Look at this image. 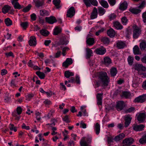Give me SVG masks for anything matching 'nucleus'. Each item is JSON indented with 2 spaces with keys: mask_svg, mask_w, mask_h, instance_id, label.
<instances>
[{
  "mask_svg": "<svg viewBox=\"0 0 146 146\" xmlns=\"http://www.w3.org/2000/svg\"><path fill=\"white\" fill-rule=\"evenodd\" d=\"M98 79L102 82H109L110 79L108 76L107 73L105 72H99L97 73Z\"/></svg>",
  "mask_w": 146,
  "mask_h": 146,
  "instance_id": "nucleus-1",
  "label": "nucleus"
},
{
  "mask_svg": "<svg viewBox=\"0 0 146 146\" xmlns=\"http://www.w3.org/2000/svg\"><path fill=\"white\" fill-rule=\"evenodd\" d=\"M92 140V137L90 136L82 137L80 142V145L81 146H92L89 145L91 143Z\"/></svg>",
  "mask_w": 146,
  "mask_h": 146,
  "instance_id": "nucleus-2",
  "label": "nucleus"
},
{
  "mask_svg": "<svg viewBox=\"0 0 146 146\" xmlns=\"http://www.w3.org/2000/svg\"><path fill=\"white\" fill-rule=\"evenodd\" d=\"M141 29L135 25L133 27V37L134 39L137 38L141 34Z\"/></svg>",
  "mask_w": 146,
  "mask_h": 146,
  "instance_id": "nucleus-3",
  "label": "nucleus"
},
{
  "mask_svg": "<svg viewBox=\"0 0 146 146\" xmlns=\"http://www.w3.org/2000/svg\"><path fill=\"white\" fill-rule=\"evenodd\" d=\"M83 2L87 7H90L91 5H93L97 6L98 5V2L96 0H83Z\"/></svg>",
  "mask_w": 146,
  "mask_h": 146,
  "instance_id": "nucleus-4",
  "label": "nucleus"
},
{
  "mask_svg": "<svg viewBox=\"0 0 146 146\" xmlns=\"http://www.w3.org/2000/svg\"><path fill=\"white\" fill-rule=\"evenodd\" d=\"M134 67L135 70L138 72L141 71H146V68L141 64H135L134 65Z\"/></svg>",
  "mask_w": 146,
  "mask_h": 146,
  "instance_id": "nucleus-5",
  "label": "nucleus"
},
{
  "mask_svg": "<svg viewBox=\"0 0 146 146\" xmlns=\"http://www.w3.org/2000/svg\"><path fill=\"white\" fill-rule=\"evenodd\" d=\"M94 52L97 54L103 55L106 52V48L103 46H101L100 47L96 48Z\"/></svg>",
  "mask_w": 146,
  "mask_h": 146,
  "instance_id": "nucleus-6",
  "label": "nucleus"
},
{
  "mask_svg": "<svg viewBox=\"0 0 146 146\" xmlns=\"http://www.w3.org/2000/svg\"><path fill=\"white\" fill-rule=\"evenodd\" d=\"M146 101V94H144L139 96L134 100V102L137 103H143Z\"/></svg>",
  "mask_w": 146,
  "mask_h": 146,
  "instance_id": "nucleus-7",
  "label": "nucleus"
},
{
  "mask_svg": "<svg viewBox=\"0 0 146 146\" xmlns=\"http://www.w3.org/2000/svg\"><path fill=\"white\" fill-rule=\"evenodd\" d=\"M75 13V11L74 7H71L68 9L66 16L68 17L72 18L74 15Z\"/></svg>",
  "mask_w": 146,
  "mask_h": 146,
  "instance_id": "nucleus-8",
  "label": "nucleus"
},
{
  "mask_svg": "<svg viewBox=\"0 0 146 146\" xmlns=\"http://www.w3.org/2000/svg\"><path fill=\"white\" fill-rule=\"evenodd\" d=\"M45 21L46 22L51 24H53L57 22L56 17L53 16H50L49 17H46Z\"/></svg>",
  "mask_w": 146,
  "mask_h": 146,
  "instance_id": "nucleus-9",
  "label": "nucleus"
},
{
  "mask_svg": "<svg viewBox=\"0 0 146 146\" xmlns=\"http://www.w3.org/2000/svg\"><path fill=\"white\" fill-rule=\"evenodd\" d=\"M146 118V113L143 112L140 113L137 117V119L139 123L143 122Z\"/></svg>",
  "mask_w": 146,
  "mask_h": 146,
  "instance_id": "nucleus-10",
  "label": "nucleus"
},
{
  "mask_svg": "<svg viewBox=\"0 0 146 146\" xmlns=\"http://www.w3.org/2000/svg\"><path fill=\"white\" fill-rule=\"evenodd\" d=\"M125 106L124 103L123 101H121L117 102L116 108L118 111L122 110Z\"/></svg>",
  "mask_w": 146,
  "mask_h": 146,
  "instance_id": "nucleus-11",
  "label": "nucleus"
},
{
  "mask_svg": "<svg viewBox=\"0 0 146 146\" xmlns=\"http://www.w3.org/2000/svg\"><path fill=\"white\" fill-rule=\"evenodd\" d=\"M72 63L73 60L71 58H67L65 61L63 63L62 66L67 68L69 65L72 64Z\"/></svg>",
  "mask_w": 146,
  "mask_h": 146,
  "instance_id": "nucleus-12",
  "label": "nucleus"
},
{
  "mask_svg": "<svg viewBox=\"0 0 146 146\" xmlns=\"http://www.w3.org/2000/svg\"><path fill=\"white\" fill-rule=\"evenodd\" d=\"M29 45L31 46H35L36 44V40L35 37L34 36H31L29 41Z\"/></svg>",
  "mask_w": 146,
  "mask_h": 146,
  "instance_id": "nucleus-13",
  "label": "nucleus"
},
{
  "mask_svg": "<svg viewBox=\"0 0 146 146\" xmlns=\"http://www.w3.org/2000/svg\"><path fill=\"white\" fill-rule=\"evenodd\" d=\"M117 47L118 49H123L126 46L125 43L121 40H118L116 42Z\"/></svg>",
  "mask_w": 146,
  "mask_h": 146,
  "instance_id": "nucleus-14",
  "label": "nucleus"
},
{
  "mask_svg": "<svg viewBox=\"0 0 146 146\" xmlns=\"http://www.w3.org/2000/svg\"><path fill=\"white\" fill-rule=\"evenodd\" d=\"M68 41L66 39V37L64 36L62 37L57 44L58 45H66L68 43Z\"/></svg>",
  "mask_w": 146,
  "mask_h": 146,
  "instance_id": "nucleus-15",
  "label": "nucleus"
},
{
  "mask_svg": "<svg viewBox=\"0 0 146 146\" xmlns=\"http://www.w3.org/2000/svg\"><path fill=\"white\" fill-rule=\"evenodd\" d=\"M132 127L134 130L137 131H140L143 130L144 126L143 124H134Z\"/></svg>",
  "mask_w": 146,
  "mask_h": 146,
  "instance_id": "nucleus-16",
  "label": "nucleus"
},
{
  "mask_svg": "<svg viewBox=\"0 0 146 146\" xmlns=\"http://www.w3.org/2000/svg\"><path fill=\"white\" fill-rule=\"evenodd\" d=\"M133 138L129 137L125 139L123 141V143L126 145H130L134 142Z\"/></svg>",
  "mask_w": 146,
  "mask_h": 146,
  "instance_id": "nucleus-17",
  "label": "nucleus"
},
{
  "mask_svg": "<svg viewBox=\"0 0 146 146\" xmlns=\"http://www.w3.org/2000/svg\"><path fill=\"white\" fill-rule=\"evenodd\" d=\"M121 94H120L121 97L122 98L125 99H129L130 98L131 94L130 92L127 91H123L122 92Z\"/></svg>",
  "mask_w": 146,
  "mask_h": 146,
  "instance_id": "nucleus-18",
  "label": "nucleus"
},
{
  "mask_svg": "<svg viewBox=\"0 0 146 146\" xmlns=\"http://www.w3.org/2000/svg\"><path fill=\"white\" fill-rule=\"evenodd\" d=\"M33 1L35 3V6L37 8L42 7L44 4L43 0H33Z\"/></svg>",
  "mask_w": 146,
  "mask_h": 146,
  "instance_id": "nucleus-19",
  "label": "nucleus"
},
{
  "mask_svg": "<svg viewBox=\"0 0 146 146\" xmlns=\"http://www.w3.org/2000/svg\"><path fill=\"white\" fill-rule=\"evenodd\" d=\"M103 94L98 93L97 94L96 97L97 98V104L98 105H102V95Z\"/></svg>",
  "mask_w": 146,
  "mask_h": 146,
  "instance_id": "nucleus-20",
  "label": "nucleus"
},
{
  "mask_svg": "<svg viewBox=\"0 0 146 146\" xmlns=\"http://www.w3.org/2000/svg\"><path fill=\"white\" fill-rule=\"evenodd\" d=\"M113 24V27L117 30H121L123 28V26L118 21L114 22Z\"/></svg>",
  "mask_w": 146,
  "mask_h": 146,
  "instance_id": "nucleus-21",
  "label": "nucleus"
},
{
  "mask_svg": "<svg viewBox=\"0 0 146 146\" xmlns=\"http://www.w3.org/2000/svg\"><path fill=\"white\" fill-rule=\"evenodd\" d=\"M98 16V11L97 8L95 7L94 8L90 16L91 19H94L96 18Z\"/></svg>",
  "mask_w": 146,
  "mask_h": 146,
  "instance_id": "nucleus-22",
  "label": "nucleus"
},
{
  "mask_svg": "<svg viewBox=\"0 0 146 146\" xmlns=\"http://www.w3.org/2000/svg\"><path fill=\"white\" fill-rule=\"evenodd\" d=\"M108 35L111 38L114 37L115 35V32L112 28H110L107 31Z\"/></svg>",
  "mask_w": 146,
  "mask_h": 146,
  "instance_id": "nucleus-23",
  "label": "nucleus"
},
{
  "mask_svg": "<svg viewBox=\"0 0 146 146\" xmlns=\"http://www.w3.org/2000/svg\"><path fill=\"white\" fill-rule=\"evenodd\" d=\"M80 77L78 74L76 75L75 79L74 77H72L70 80H68V82H80Z\"/></svg>",
  "mask_w": 146,
  "mask_h": 146,
  "instance_id": "nucleus-24",
  "label": "nucleus"
},
{
  "mask_svg": "<svg viewBox=\"0 0 146 146\" xmlns=\"http://www.w3.org/2000/svg\"><path fill=\"white\" fill-rule=\"evenodd\" d=\"M132 118L129 116H127L125 117V127H127L131 123Z\"/></svg>",
  "mask_w": 146,
  "mask_h": 146,
  "instance_id": "nucleus-25",
  "label": "nucleus"
},
{
  "mask_svg": "<svg viewBox=\"0 0 146 146\" xmlns=\"http://www.w3.org/2000/svg\"><path fill=\"white\" fill-rule=\"evenodd\" d=\"M94 129L96 132V133L97 135H98L100 132V126L98 123H96L94 126Z\"/></svg>",
  "mask_w": 146,
  "mask_h": 146,
  "instance_id": "nucleus-26",
  "label": "nucleus"
},
{
  "mask_svg": "<svg viewBox=\"0 0 146 146\" xmlns=\"http://www.w3.org/2000/svg\"><path fill=\"white\" fill-rule=\"evenodd\" d=\"M127 2L124 1L120 5L119 9L122 11H124L127 8Z\"/></svg>",
  "mask_w": 146,
  "mask_h": 146,
  "instance_id": "nucleus-27",
  "label": "nucleus"
},
{
  "mask_svg": "<svg viewBox=\"0 0 146 146\" xmlns=\"http://www.w3.org/2000/svg\"><path fill=\"white\" fill-rule=\"evenodd\" d=\"M117 70L116 68L112 67L110 70L111 76L112 77L115 76L117 73Z\"/></svg>",
  "mask_w": 146,
  "mask_h": 146,
  "instance_id": "nucleus-28",
  "label": "nucleus"
},
{
  "mask_svg": "<svg viewBox=\"0 0 146 146\" xmlns=\"http://www.w3.org/2000/svg\"><path fill=\"white\" fill-rule=\"evenodd\" d=\"M86 42L88 45L90 46L92 45L95 42L94 39L93 38H87Z\"/></svg>",
  "mask_w": 146,
  "mask_h": 146,
  "instance_id": "nucleus-29",
  "label": "nucleus"
},
{
  "mask_svg": "<svg viewBox=\"0 0 146 146\" xmlns=\"http://www.w3.org/2000/svg\"><path fill=\"white\" fill-rule=\"evenodd\" d=\"M133 50V53L135 55L140 54H141L139 47L137 45H135L134 47Z\"/></svg>",
  "mask_w": 146,
  "mask_h": 146,
  "instance_id": "nucleus-30",
  "label": "nucleus"
},
{
  "mask_svg": "<svg viewBox=\"0 0 146 146\" xmlns=\"http://www.w3.org/2000/svg\"><path fill=\"white\" fill-rule=\"evenodd\" d=\"M11 7L8 5H5L2 9V12L4 14L7 13L9 10L11 9Z\"/></svg>",
  "mask_w": 146,
  "mask_h": 146,
  "instance_id": "nucleus-31",
  "label": "nucleus"
},
{
  "mask_svg": "<svg viewBox=\"0 0 146 146\" xmlns=\"http://www.w3.org/2000/svg\"><path fill=\"white\" fill-rule=\"evenodd\" d=\"M111 63V58L108 57H106L104 59V64L106 65H108Z\"/></svg>",
  "mask_w": 146,
  "mask_h": 146,
  "instance_id": "nucleus-32",
  "label": "nucleus"
},
{
  "mask_svg": "<svg viewBox=\"0 0 146 146\" xmlns=\"http://www.w3.org/2000/svg\"><path fill=\"white\" fill-rule=\"evenodd\" d=\"M99 2L101 5L104 8H108V4L106 1L104 0H101Z\"/></svg>",
  "mask_w": 146,
  "mask_h": 146,
  "instance_id": "nucleus-33",
  "label": "nucleus"
},
{
  "mask_svg": "<svg viewBox=\"0 0 146 146\" xmlns=\"http://www.w3.org/2000/svg\"><path fill=\"white\" fill-rule=\"evenodd\" d=\"M139 46L142 50H145L146 48V41L143 40L140 43Z\"/></svg>",
  "mask_w": 146,
  "mask_h": 146,
  "instance_id": "nucleus-34",
  "label": "nucleus"
},
{
  "mask_svg": "<svg viewBox=\"0 0 146 146\" xmlns=\"http://www.w3.org/2000/svg\"><path fill=\"white\" fill-rule=\"evenodd\" d=\"M129 11L133 13L137 14L141 11V10L139 9L130 8Z\"/></svg>",
  "mask_w": 146,
  "mask_h": 146,
  "instance_id": "nucleus-35",
  "label": "nucleus"
},
{
  "mask_svg": "<svg viewBox=\"0 0 146 146\" xmlns=\"http://www.w3.org/2000/svg\"><path fill=\"white\" fill-rule=\"evenodd\" d=\"M40 15L43 16H48L49 15V13L47 10L45 9H42L40 11Z\"/></svg>",
  "mask_w": 146,
  "mask_h": 146,
  "instance_id": "nucleus-36",
  "label": "nucleus"
},
{
  "mask_svg": "<svg viewBox=\"0 0 146 146\" xmlns=\"http://www.w3.org/2000/svg\"><path fill=\"white\" fill-rule=\"evenodd\" d=\"M64 75L66 77L69 78L70 76H74V74L73 72H71L69 70H67L65 71Z\"/></svg>",
  "mask_w": 146,
  "mask_h": 146,
  "instance_id": "nucleus-37",
  "label": "nucleus"
},
{
  "mask_svg": "<svg viewBox=\"0 0 146 146\" xmlns=\"http://www.w3.org/2000/svg\"><path fill=\"white\" fill-rule=\"evenodd\" d=\"M101 41L104 44L106 45H108L110 42L109 38L106 37L102 38Z\"/></svg>",
  "mask_w": 146,
  "mask_h": 146,
  "instance_id": "nucleus-38",
  "label": "nucleus"
},
{
  "mask_svg": "<svg viewBox=\"0 0 146 146\" xmlns=\"http://www.w3.org/2000/svg\"><path fill=\"white\" fill-rule=\"evenodd\" d=\"M61 28L60 27H56L54 29L53 35H57L61 33Z\"/></svg>",
  "mask_w": 146,
  "mask_h": 146,
  "instance_id": "nucleus-39",
  "label": "nucleus"
},
{
  "mask_svg": "<svg viewBox=\"0 0 146 146\" xmlns=\"http://www.w3.org/2000/svg\"><path fill=\"white\" fill-rule=\"evenodd\" d=\"M86 51V58L87 59H89L92 56V51L89 48H87Z\"/></svg>",
  "mask_w": 146,
  "mask_h": 146,
  "instance_id": "nucleus-40",
  "label": "nucleus"
},
{
  "mask_svg": "<svg viewBox=\"0 0 146 146\" xmlns=\"http://www.w3.org/2000/svg\"><path fill=\"white\" fill-rule=\"evenodd\" d=\"M52 2L57 9H59L61 7L60 5V0H53Z\"/></svg>",
  "mask_w": 146,
  "mask_h": 146,
  "instance_id": "nucleus-41",
  "label": "nucleus"
},
{
  "mask_svg": "<svg viewBox=\"0 0 146 146\" xmlns=\"http://www.w3.org/2000/svg\"><path fill=\"white\" fill-rule=\"evenodd\" d=\"M134 60V58L133 56H128L127 59V60L128 64L129 65L131 66L133 64Z\"/></svg>",
  "mask_w": 146,
  "mask_h": 146,
  "instance_id": "nucleus-42",
  "label": "nucleus"
},
{
  "mask_svg": "<svg viewBox=\"0 0 146 146\" xmlns=\"http://www.w3.org/2000/svg\"><path fill=\"white\" fill-rule=\"evenodd\" d=\"M12 4L13 5L15 9H20L24 7L23 6H22L18 2H15Z\"/></svg>",
  "mask_w": 146,
  "mask_h": 146,
  "instance_id": "nucleus-43",
  "label": "nucleus"
},
{
  "mask_svg": "<svg viewBox=\"0 0 146 146\" xmlns=\"http://www.w3.org/2000/svg\"><path fill=\"white\" fill-rule=\"evenodd\" d=\"M4 22L5 24L7 26H9L12 25V21L9 18H7L5 19Z\"/></svg>",
  "mask_w": 146,
  "mask_h": 146,
  "instance_id": "nucleus-44",
  "label": "nucleus"
},
{
  "mask_svg": "<svg viewBox=\"0 0 146 146\" xmlns=\"http://www.w3.org/2000/svg\"><path fill=\"white\" fill-rule=\"evenodd\" d=\"M36 74L41 79H44L45 77V74L39 71L36 72Z\"/></svg>",
  "mask_w": 146,
  "mask_h": 146,
  "instance_id": "nucleus-45",
  "label": "nucleus"
},
{
  "mask_svg": "<svg viewBox=\"0 0 146 146\" xmlns=\"http://www.w3.org/2000/svg\"><path fill=\"white\" fill-rule=\"evenodd\" d=\"M125 36L127 38H130L132 34L131 30L130 29H127L125 33Z\"/></svg>",
  "mask_w": 146,
  "mask_h": 146,
  "instance_id": "nucleus-46",
  "label": "nucleus"
},
{
  "mask_svg": "<svg viewBox=\"0 0 146 146\" xmlns=\"http://www.w3.org/2000/svg\"><path fill=\"white\" fill-rule=\"evenodd\" d=\"M105 10L102 7L98 8V13L101 16L103 15L105 13Z\"/></svg>",
  "mask_w": 146,
  "mask_h": 146,
  "instance_id": "nucleus-47",
  "label": "nucleus"
},
{
  "mask_svg": "<svg viewBox=\"0 0 146 146\" xmlns=\"http://www.w3.org/2000/svg\"><path fill=\"white\" fill-rule=\"evenodd\" d=\"M40 33L43 36H47L49 34V32L45 29H42L40 31Z\"/></svg>",
  "mask_w": 146,
  "mask_h": 146,
  "instance_id": "nucleus-48",
  "label": "nucleus"
},
{
  "mask_svg": "<svg viewBox=\"0 0 146 146\" xmlns=\"http://www.w3.org/2000/svg\"><path fill=\"white\" fill-rule=\"evenodd\" d=\"M121 23L124 25H126L127 23L128 20L127 17L124 16L121 19Z\"/></svg>",
  "mask_w": 146,
  "mask_h": 146,
  "instance_id": "nucleus-49",
  "label": "nucleus"
},
{
  "mask_svg": "<svg viewBox=\"0 0 146 146\" xmlns=\"http://www.w3.org/2000/svg\"><path fill=\"white\" fill-rule=\"evenodd\" d=\"M139 142L141 144L146 143V135L143 136L139 140Z\"/></svg>",
  "mask_w": 146,
  "mask_h": 146,
  "instance_id": "nucleus-50",
  "label": "nucleus"
},
{
  "mask_svg": "<svg viewBox=\"0 0 146 146\" xmlns=\"http://www.w3.org/2000/svg\"><path fill=\"white\" fill-rule=\"evenodd\" d=\"M32 6L30 4H29L27 6L23 8L22 11L25 13L29 11L31 9Z\"/></svg>",
  "mask_w": 146,
  "mask_h": 146,
  "instance_id": "nucleus-51",
  "label": "nucleus"
},
{
  "mask_svg": "<svg viewBox=\"0 0 146 146\" xmlns=\"http://www.w3.org/2000/svg\"><path fill=\"white\" fill-rule=\"evenodd\" d=\"M29 23L27 22H21V26L24 29H26L28 26Z\"/></svg>",
  "mask_w": 146,
  "mask_h": 146,
  "instance_id": "nucleus-52",
  "label": "nucleus"
},
{
  "mask_svg": "<svg viewBox=\"0 0 146 146\" xmlns=\"http://www.w3.org/2000/svg\"><path fill=\"white\" fill-rule=\"evenodd\" d=\"M105 30V29L104 28H101L100 29L98 30L96 33V35L97 36L99 35L100 33L103 32Z\"/></svg>",
  "mask_w": 146,
  "mask_h": 146,
  "instance_id": "nucleus-53",
  "label": "nucleus"
},
{
  "mask_svg": "<svg viewBox=\"0 0 146 146\" xmlns=\"http://www.w3.org/2000/svg\"><path fill=\"white\" fill-rule=\"evenodd\" d=\"M51 123H48L47 125H50V127H52V126H54L55 125V123L56 122V120L54 119H52L51 120Z\"/></svg>",
  "mask_w": 146,
  "mask_h": 146,
  "instance_id": "nucleus-54",
  "label": "nucleus"
},
{
  "mask_svg": "<svg viewBox=\"0 0 146 146\" xmlns=\"http://www.w3.org/2000/svg\"><path fill=\"white\" fill-rule=\"evenodd\" d=\"M5 54L6 57H8L9 56H11L12 58L14 57V55L11 51H10L8 53H6Z\"/></svg>",
  "mask_w": 146,
  "mask_h": 146,
  "instance_id": "nucleus-55",
  "label": "nucleus"
},
{
  "mask_svg": "<svg viewBox=\"0 0 146 146\" xmlns=\"http://www.w3.org/2000/svg\"><path fill=\"white\" fill-rule=\"evenodd\" d=\"M135 108L134 107H131L125 110V112L127 113L131 112L134 111Z\"/></svg>",
  "mask_w": 146,
  "mask_h": 146,
  "instance_id": "nucleus-56",
  "label": "nucleus"
},
{
  "mask_svg": "<svg viewBox=\"0 0 146 146\" xmlns=\"http://www.w3.org/2000/svg\"><path fill=\"white\" fill-rule=\"evenodd\" d=\"M108 1L110 5L112 6H114L116 2L115 0H108Z\"/></svg>",
  "mask_w": 146,
  "mask_h": 146,
  "instance_id": "nucleus-57",
  "label": "nucleus"
},
{
  "mask_svg": "<svg viewBox=\"0 0 146 146\" xmlns=\"http://www.w3.org/2000/svg\"><path fill=\"white\" fill-rule=\"evenodd\" d=\"M116 15L114 13L111 14L109 16V18L110 20L114 19L116 18Z\"/></svg>",
  "mask_w": 146,
  "mask_h": 146,
  "instance_id": "nucleus-58",
  "label": "nucleus"
},
{
  "mask_svg": "<svg viewBox=\"0 0 146 146\" xmlns=\"http://www.w3.org/2000/svg\"><path fill=\"white\" fill-rule=\"evenodd\" d=\"M17 111L18 115L21 114L22 112V109L21 107H17Z\"/></svg>",
  "mask_w": 146,
  "mask_h": 146,
  "instance_id": "nucleus-59",
  "label": "nucleus"
},
{
  "mask_svg": "<svg viewBox=\"0 0 146 146\" xmlns=\"http://www.w3.org/2000/svg\"><path fill=\"white\" fill-rule=\"evenodd\" d=\"M44 103L45 104V106H48L51 104V102L50 100L48 99L45 100L44 102Z\"/></svg>",
  "mask_w": 146,
  "mask_h": 146,
  "instance_id": "nucleus-60",
  "label": "nucleus"
},
{
  "mask_svg": "<svg viewBox=\"0 0 146 146\" xmlns=\"http://www.w3.org/2000/svg\"><path fill=\"white\" fill-rule=\"evenodd\" d=\"M63 120L66 123H68L70 122L69 121L68 116L67 115H65L64 117L63 118Z\"/></svg>",
  "mask_w": 146,
  "mask_h": 146,
  "instance_id": "nucleus-61",
  "label": "nucleus"
},
{
  "mask_svg": "<svg viewBox=\"0 0 146 146\" xmlns=\"http://www.w3.org/2000/svg\"><path fill=\"white\" fill-rule=\"evenodd\" d=\"M30 16L31 19L32 21H35L36 20V17L35 14L33 13Z\"/></svg>",
  "mask_w": 146,
  "mask_h": 146,
  "instance_id": "nucleus-62",
  "label": "nucleus"
},
{
  "mask_svg": "<svg viewBox=\"0 0 146 146\" xmlns=\"http://www.w3.org/2000/svg\"><path fill=\"white\" fill-rule=\"evenodd\" d=\"M141 60L143 63L146 64V54L141 59Z\"/></svg>",
  "mask_w": 146,
  "mask_h": 146,
  "instance_id": "nucleus-63",
  "label": "nucleus"
},
{
  "mask_svg": "<svg viewBox=\"0 0 146 146\" xmlns=\"http://www.w3.org/2000/svg\"><path fill=\"white\" fill-rule=\"evenodd\" d=\"M142 17L143 22L145 23H146V11L143 13Z\"/></svg>",
  "mask_w": 146,
  "mask_h": 146,
  "instance_id": "nucleus-64",
  "label": "nucleus"
}]
</instances>
